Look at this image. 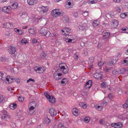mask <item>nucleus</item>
I'll return each instance as SVG.
<instances>
[{
    "mask_svg": "<svg viewBox=\"0 0 128 128\" xmlns=\"http://www.w3.org/2000/svg\"><path fill=\"white\" fill-rule=\"evenodd\" d=\"M90 120V118L88 116H86L84 118V121L86 123H88L89 122Z\"/></svg>",
    "mask_w": 128,
    "mask_h": 128,
    "instance_id": "obj_34",
    "label": "nucleus"
},
{
    "mask_svg": "<svg viewBox=\"0 0 128 128\" xmlns=\"http://www.w3.org/2000/svg\"><path fill=\"white\" fill-rule=\"evenodd\" d=\"M6 80L8 82V83H11L12 82V81H10V82H9V79L8 78H6Z\"/></svg>",
    "mask_w": 128,
    "mask_h": 128,
    "instance_id": "obj_59",
    "label": "nucleus"
},
{
    "mask_svg": "<svg viewBox=\"0 0 128 128\" xmlns=\"http://www.w3.org/2000/svg\"><path fill=\"white\" fill-rule=\"evenodd\" d=\"M34 107H33V106H32L30 108L29 110H30L34 111Z\"/></svg>",
    "mask_w": 128,
    "mask_h": 128,
    "instance_id": "obj_55",
    "label": "nucleus"
},
{
    "mask_svg": "<svg viewBox=\"0 0 128 128\" xmlns=\"http://www.w3.org/2000/svg\"><path fill=\"white\" fill-rule=\"evenodd\" d=\"M58 128H64V124L61 123H60L58 126Z\"/></svg>",
    "mask_w": 128,
    "mask_h": 128,
    "instance_id": "obj_40",
    "label": "nucleus"
},
{
    "mask_svg": "<svg viewBox=\"0 0 128 128\" xmlns=\"http://www.w3.org/2000/svg\"><path fill=\"white\" fill-rule=\"evenodd\" d=\"M126 71L125 69L124 68H122L120 70V72L119 73V74H123L124 73V72Z\"/></svg>",
    "mask_w": 128,
    "mask_h": 128,
    "instance_id": "obj_36",
    "label": "nucleus"
},
{
    "mask_svg": "<svg viewBox=\"0 0 128 128\" xmlns=\"http://www.w3.org/2000/svg\"><path fill=\"white\" fill-rule=\"evenodd\" d=\"M28 4L30 5H33L35 4L34 0H27Z\"/></svg>",
    "mask_w": 128,
    "mask_h": 128,
    "instance_id": "obj_25",
    "label": "nucleus"
},
{
    "mask_svg": "<svg viewBox=\"0 0 128 128\" xmlns=\"http://www.w3.org/2000/svg\"><path fill=\"white\" fill-rule=\"evenodd\" d=\"M70 30L68 28H65V34H64L66 35H68L70 32Z\"/></svg>",
    "mask_w": 128,
    "mask_h": 128,
    "instance_id": "obj_18",
    "label": "nucleus"
},
{
    "mask_svg": "<svg viewBox=\"0 0 128 128\" xmlns=\"http://www.w3.org/2000/svg\"><path fill=\"white\" fill-rule=\"evenodd\" d=\"M92 81L91 80H89L85 84V88L87 89L90 88L92 86Z\"/></svg>",
    "mask_w": 128,
    "mask_h": 128,
    "instance_id": "obj_8",
    "label": "nucleus"
},
{
    "mask_svg": "<svg viewBox=\"0 0 128 128\" xmlns=\"http://www.w3.org/2000/svg\"><path fill=\"white\" fill-rule=\"evenodd\" d=\"M110 34L109 32H106L104 34L103 36L102 39L104 40L107 38H108Z\"/></svg>",
    "mask_w": 128,
    "mask_h": 128,
    "instance_id": "obj_19",
    "label": "nucleus"
},
{
    "mask_svg": "<svg viewBox=\"0 0 128 128\" xmlns=\"http://www.w3.org/2000/svg\"><path fill=\"white\" fill-rule=\"evenodd\" d=\"M37 42V40L36 39H33L32 40V43H36Z\"/></svg>",
    "mask_w": 128,
    "mask_h": 128,
    "instance_id": "obj_51",
    "label": "nucleus"
},
{
    "mask_svg": "<svg viewBox=\"0 0 128 128\" xmlns=\"http://www.w3.org/2000/svg\"><path fill=\"white\" fill-rule=\"evenodd\" d=\"M103 107L101 106L100 107V108H98V110L99 111H101L103 109Z\"/></svg>",
    "mask_w": 128,
    "mask_h": 128,
    "instance_id": "obj_58",
    "label": "nucleus"
},
{
    "mask_svg": "<svg viewBox=\"0 0 128 128\" xmlns=\"http://www.w3.org/2000/svg\"><path fill=\"white\" fill-rule=\"evenodd\" d=\"M2 10L3 12L7 13H10L11 10L10 9V6L7 7L4 6L3 7Z\"/></svg>",
    "mask_w": 128,
    "mask_h": 128,
    "instance_id": "obj_6",
    "label": "nucleus"
},
{
    "mask_svg": "<svg viewBox=\"0 0 128 128\" xmlns=\"http://www.w3.org/2000/svg\"><path fill=\"white\" fill-rule=\"evenodd\" d=\"M49 112L52 116H54L56 114V112L53 108L50 109Z\"/></svg>",
    "mask_w": 128,
    "mask_h": 128,
    "instance_id": "obj_12",
    "label": "nucleus"
},
{
    "mask_svg": "<svg viewBox=\"0 0 128 128\" xmlns=\"http://www.w3.org/2000/svg\"><path fill=\"white\" fill-rule=\"evenodd\" d=\"M16 51V48L12 46H10L8 50V52L11 54H14Z\"/></svg>",
    "mask_w": 128,
    "mask_h": 128,
    "instance_id": "obj_9",
    "label": "nucleus"
},
{
    "mask_svg": "<svg viewBox=\"0 0 128 128\" xmlns=\"http://www.w3.org/2000/svg\"><path fill=\"white\" fill-rule=\"evenodd\" d=\"M19 32L18 33V34L19 35H22L24 34V32L22 30H20Z\"/></svg>",
    "mask_w": 128,
    "mask_h": 128,
    "instance_id": "obj_48",
    "label": "nucleus"
},
{
    "mask_svg": "<svg viewBox=\"0 0 128 128\" xmlns=\"http://www.w3.org/2000/svg\"><path fill=\"white\" fill-rule=\"evenodd\" d=\"M107 104V102L106 101H103L100 104L101 106L103 107L105 106Z\"/></svg>",
    "mask_w": 128,
    "mask_h": 128,
    "instance_id": "obj_27",
    "label": "nucleus"
},
{
    "mask_svg": "<svg viewBox=\"0 0 128 128\" xmlns=\"http://www.w3.org/2000/svg\"><path fill=\"white\" fill-rule=\"evenodd\" d=\"M4 74L3 73L0 72V79H1L2 78V76L4 75Z\"/></svg>",
    "mask_w": 128,
    "mask_h": 128,
    "instance_id": "obj_57",
    "label": "nucleus"
},
{
    "mask_svg": "<svg viewBox=\"0 0 128 128\" xmlns=\"http://www.w3.org/2000/svg\"><path fill=\"white\" fill-rule=\"evenodd\" d=\"M44 95L48 99V98L50 96L46 92H45L44 93Z\"/></svg>",
    "mask_w": 128,
    "mask_h": 128,
    "instance_id": "obj_45",
    "label": "nucleus"
},
{
    "mask_svg": "<svg viewBox=\"0 0 128 128\" xmlns=\"http://www.w3.org/2000/svg\"><path fill=\"white\" fill-rule=\"evenodd\" d=\"M39 33L44 36H45L46 37H48L50 34V32H47L46 30L43 28L40 29L38 31Z\"/></svg>",
    "mask_w": 128,
    "mask_h": 128,
    "instance_id": "obj_2",
    "label": "nucleus"
},
{
    "mask_svg": "<svg viewBox=\"0 0 128 128\" xmlns=\"http://www.w3.org/2000/svg\"><path fill=\"white\" fill-rule=\"evenodd\" d=\"M109 62V65L110 66L113 65L114 64V62H113L112 61L110 62Z\"/></svg>",
    "mask_w": 128,
    "mask_h": 128,
    "instance_id": "obj_56",
    "label": "nucleus"
},
{
    "mask_svg": "<svg viewBox=\"0 0 128 128\" xmlns=\"http://www.w3.org/2000/svg\"><path fill=\"white\" fill-rule=\"evenodd\" d=\"M51 14L52 16H54L56 15V16H62L64 14V12H59V10L57 9H55L52 10L51 12Z\"/></svg>",
    "mask_w": 128,
    "mask_h": 128,
    "instance_id": "obj_1",
    "label": "nucleus"
},
{
    "mask_svg": "<svg viewBox=\"0 0 128 128\" xmlns=\"http://www.w3.org/2000/svg\"><path fill=\"white\" fill-rule=\"evenodd\" d=\"M41 55L44 57H45V56H46V54H45V52H43L42 53Z\"/></svg>",
    "mask_w": 128,
    "mask_h": 128,
    "instance_id": "obj_63",
    "label": "nucleus"
},
{
    "mask_svg": "<svg viewBox=\"0 0 128 128\" xmlns=\"http://www.w3.org/2000/svg\"><path fill=\"white\" fill-rule=\"evenodd\" d=\"M4 98L3 96H0V103L4 101Z\"/></svg>",
    "mask_w": 128,
    "mask_h": 128,
    "instance_id": "obj_42",
    "label": "nucleus"
},
{
    "mask_svg": "<svg viewBox=\"0 0 128 128\" xmlns=\"http://www.w3.org/2000/svg\"><path fill=\"white\" fill-rule=\"evenodd\" d=\"M10 108L12 109H14L16 108L13 106L12 104H10Z\"/></svg>",
    "mask_w": 128,
    "mask_h": 128,
    "instance_id": "obj_52",
    "label": "nucleus"
},
{
    "mask_svg": "<svg viewBox=\"0 0 128 128\" xmlns=\"http://www.w3.org/2000/svg\"><path fill=\"white\" fill-rule=\"evenodd\" d=\"M29 33L32 34H34L35 33V32L34 30L32 28H31L29 30Z\"/></svg>",
    "mask_w": 128,
    "mask_h": 128,
    "instance_id": "obj_26",
    "label": "nucleus"
},
{
    "mask_svg": "<svg viewBox=\"0 0 128 128\" xmlns=\"http://www.w3.org/2000/svg\"><path fill=\"white\" fill-rule=\"evenodd\" d=\"M34 111L30 110H29V113L30 114H32L34 113Z\"/></svg>",
    "mask_w": 128,
    "mask_h": 128,
    "instance_id": "obj_62",
    "label": "nucleus"
},
{
    "mask_svg": "<svg viewBox=\"0 0 128 128\" xmlns=\"http://www.w3.org/2000/svg\"><path fill=\"white\" fill-rule=\"evenodd\" d=\"M94 0H88L87 2V3L88 4H92L96 3Z\"/></svg>",
    "mask_w": 128,
    "mask_h": 128,
    "instance_id": "obj_35",
    "label": "nucleus"
},
{
    "mask_svg": "<svg viewBox=\"0 0 128 128\" xmlns=\"http://www.w3.org/2000/svg\"><path fill=\"white\" fill-rule=\"evenodd\" d=\"M36 128H42L41 125H39Z\"/></svg>",
    "mask_w": 128,
    "mask_h": 128,
    "instance_id": "obj_64",
    "label": "nucleus"
},
{
    "mask_svg": "<svg viewBox=\"0 0 128 128\" xmlns=\"http://www.w3.org/2000/svg\"><path fill=\"white\" fill-rule=\"evenodd\" d=\"M84 56H87L88 54V52L86 50H84Z\"/></svg>",
    "mask_w": 128,
    "mask_h": 128,
    "instance_id": "obj_49",
    "label": "nucleus"
},
{
    "mask_svg": "<svg viewBox=\"0 0 128 128\" xmlns=\"http://www.w3.org/2000/svg\"><path fill=\"white\" fill-rule=\"evenodd\" d=\"M123 106L124 108H128V105L126 102L124 104Z\"/></svg>",
    "mask_w": 128,
    "mask_h": 128,
    "instance_id": "obj_44",
    "label": "nucleus"
},
{
    "mask_svg": "<svg viewBox=\"0 0 128 128\" xmlns=\"http://www.w3.org/2000/svg\"><path fill=\"white\" fill-rule=\"evenodd\" d=\"M44 123L46 124H49L51 123V120L48 118V117L44 119Z\"/></svg>",
    "mask_w": 128,
    "mask_h": 128,
    "instance_id": "obj_16",
    "label": "nucleus"
},
{
    "mask_svg": "<svg viewBox=\"0 0 128 128\" xmlns=\"http://www.w3.org/2000/svg\"><path fill=\"white\" fill-rule=\"evenodd\" d=\"M117 11L118 12H120L121 11V9L119 7H118L117 8Z\"/></svg>",
    "mask_w": 128,
    "mask_h": 128,
    "instance_id": "obj_60",
    "label": "nucleus"
},
{
    "mask_svg": "<svg viewBox=\"0 0 128 128\" xmlns=\"http://www.w3.org/2000/svg\"><path fill=\"white\" fill-rule=\"evenodd\" d=\"M42 10L41 11L43 12V13H44L48 11V7L47 6H43L42 7Z\"/></svg>",
    "mask_w": 128,
    "mask_h": 128,
    "instance_id": "obj_22",
    "label": "nucleus"
},
{
    "mask_svg": "<svg viewBox=\"0 0 128 128\" xmlns=\"http://www.w3.org/2000/svg\"><path fill=\"white\" fill-rule=\"evenodd\" d=\"M18 99L19 101L20 102H22L23 101V99H22L20 96L18 97Z\"/></svg>",
    "mask_w": 128,
    "mask_h": 128,
    "instance_id": "obj_50",
    "label": "nucleus"
},
{
    "mask_svg": "<svg viewBox=\"0 0 128 128\" xmlns=\"http://www.w3.org/2000/svg\"><path fill=\"white\" fill-rule=\"evenodd\" d=\"M112 73L114 75L116 76L119 75V73L116 70H113L112 71Z\"/></svg>",
    "mask_w": 128,
    "mask_h": 128,
    "instance_id": "obj_24",
    "label": "nucleus"
},
{
    "mask_svg": "<svg viewBox=\"0 0 128 128\" xmlns=\"http://www.w3.org/2000/svg\"><path fill=\"white\" fill-rule=\"evenodd\" d=\"M67 78H64L61 81V83L62 84H66L67 82Z\"/></svg>",
    "mask_w": 128,
    "mask_h": 128,
    "instance_id": "obj_30",
    "label": "nucleus"
},
{
    "mask_svg": "<svg viewBox=\"0 0 128 128\" xmlns=\"http://www.w3.org/2000/svg\"><path fill=\"white\" fill-rule=\"evenodd\" d=\"M79 105L80 106L82 107L83 108H86L87 106V104L85 102H80L79 104Z\"/></svg>",
    "mask_w": 128,
    "mask_h": 128,
    "instance_id": "obj_23",
    "label": "nucleus"
},
{
    "mask_svg": "<svg viewBox=\"0 0 128 128\" xmlns=\"http://www.w3.org/2000/svg\"><path fill=\"white\" fill-rule=\"evenodd\" d=\"M113 97V95H112V94H110L108 95V97L110 99H112V97Z\"/></svg>",
    "mask_w": 128,
    "mask_h": 128,
    "instance_id": "obj_54",
    "label": "nucleus"
},
{
    "mask_svg": "<svg viewBox=\"0 0 128 128\" xmlns=\"http://www.w3.org/2000/svg\"><path fill=\"white\" fill-rule=\"evenodd\" d=\"M34 69L37 73L40 74L42 73L44 71L41 67H38V66H36L34 67Z\"/></svg>",
    "mask_w": 128,
    "mask_h": 128,
    "instance_id": "obj_5",
    "label": "nucleus"
},
{
    "mask_svg": "<svg viewBox=\"0 0 128 128\" xmlns=\"http://www.w3.org/2000/svg\"><path fill=\"white\" fill-rule=\"evenodd\" d=\"M72 112L73 114L75 116H77L79 114L78 109L76 108L73 109Z\"/></svg>",
    "mask_w": 128,
    "mask_h": 128,
    "instance_id": "obj_14",
    "label": "nucleus"
},
{
    "mask_svg": "<svg viewBox=\"0 0 128 128\" xmlns=\"http://www.w3.org/2000/svg\"><path fill=\"white\" fill-rule=\"evenodd\" d=\"M0 60L2 62H5L6 61L7 59L5 57H1L0 58Z\"/></svg>",
    "mask_w": 128,
    "mask_h": 128,
    "instance_id": "obj_41",
    "label": "nucleus"
},
{
    "mask_svg": "<svg viewBox=\"0 0 128 128\" xmlns=\"http://www.w3.org/2000/svg\"><path fill=\"white\" fill-rule=\"evenodd\" d=\"M4 35L5 36L9 38L11 36V34L8 32H6L5 33Z\"/></svg>",
    "mask_w": 128,
    "mask_h": 128,
    "instance_id": "obj_33",
    "label": "nucleus"
},
{
    "mask_svg": "<svg viewBox=\"0 0 128 128\" xmlns=\"http://www.w3.org/2000/svg\"><path fill=\"white\" fill-rule=\"evenodd\" d=\"M112 27L113 28H116L117 27L118 24V21L116 20L112 19Z\"/></svg>",
    "mask_w": 128,
    "mask_h": 128,
    "instance_id": "obj_3",
    "label": "nucleus"
},
{
    "mask_svg": "<svg viewBox=\"0 0 128 128\" xmlns=\"http://www.w3.org/2000/svg\"><path fill=\"white\" fill-rule=\"evenodd\" d=\"M83 15H86L87 16L88 15V12H84L82 14Z\"/></svg>",
    "mask_w": 128,
    "mask_h": 128,
    "instance_id": "obj_53",
    "label": "nucleus"
},
{
    "mask_svg": "<svg viewBox=\"0 0 128 128\" xmlns=\"http://www.w3.org/2000/svg\"><path fill=\"white\" fill-rule=\"evenodd\" d=\"M104 64L103 63H102L100 61L98 63V65L99 67H101Z\"/></svg>",
    "mask_w": 128,
    "mask_h": 128,
    "instance_id": "obj_47",
    "label": "nucleus"
},
{
    "mask_svg": "<svg viewBox=\"0 0 128 128\" xmlns=\"http://www.w3.org/2000/svg\"><path fill=\"white\" fill-rule=\"evenodd\" d=\"M86 24H84V25H82L79 26V28L80 29L82 30L86 28Z\"/></svg>",
    "mask_w": 128,
    "mask_h": 128,
    "instance_id": "obj_39",
    "label": "nucleus"
},
{
    "mask_svg": "<svg viewBox=\"0 0 128 128\" xmlns=\"http://www.w3.org/2000/svg\"><path fill=\"white\" fill-rule=\"evenodd\" d=\"M127 12H125V13H124L123 14L122 13L121 14H120V15H124V16H127Z\"/></svg>",
    "mask_w": 128,
    "mask_h": 128,
    "instance_id": "obj_61",
    "label": "nucleus"
},
{
    "mask_svg": "<svg viewBox=\"0 0 128 128\" xmlns=\"http://www.w3.org/2000/svg\"><path fill=\"white\" fill-rule=\"evenodd\" d=\"M62 20L63 22L65 23H68L69 20L68 16H64Z\"/></svg>",
    "mask_w": 128,
    "mask_h": 128,
    "instance_id": "obj_17",
    "label": "nucleus"
},
{
    "mask_svg": "<svg viewBox=\"0 0 128 128\" xmlns=\"http://www.w3.org/2000/svg\"><path fill=\"white\" fill-rule=\"evenodd\" d=\"M99 122L100 124H104V120L102 119L100 120H99Z\"/></svg>",
    "mask_w": 128,
    "mask_h": 128,
    "instance_id": "obj_46",
    "label": "nucleus"
},
{
    "mask_svg": "<svg viewBox=\"0 0 128 128\" xmlns=\"http://www.w3.org/2000/svg\"><path fill=\"white\" fill-rule=\"evenodd\" d=\"M112 127L115 128H121L123 126V125L120 122H119L117 123H112L111 124Z\"/></svg>",
    "mask_w": 128,
    "mask_h": 128,
    "instance_id": "obj_4",
    "label": "nucleus"
},
{
    "mask_svg": "<svg viewBox=\"0 0 128 128\" xmlns=\"http://www.w3.org/2000/svg\"><path fill=\"white\" fill-rule=\"evenodd\" d=\"M65 64L64 63H62L59 64V68H60V70H61L62 69H63L64 68L65 66H64V65Z\"/></svg>",
    "mask_w": 128,
    "mask_h": 128,
    "instance_id": "obj_32",
    "label": "nucleus"
},
{
    "mask_svg": "<svg viewBox=\"0 0 128 128\" xmlns=\"http://www.w3.org/2000/svg\"><path fill=\"white\" fill-rule=\"evenodd\" d=\"M14 80L16 81V82L18 83H19L20 81V80L18 78H14Z\"/></svg>",
    "mask_w": 128,
    "mask_h": 128,
    "instance_id": "obj_43",
    "label": "nucleus"
},
{
    "mask_svg": "<svg viewBox=\"0 0 128 128\" xmlns=\"http://www.w3.org/2000/svg\"><path fill=\"white\" fill-rule=\"evenodd\" d=\"M92 24L95 27L98 24V22H97L96 20H94Z\"/></svg>",
    "mask_w": 128,
    "mask_h": 128,
    "instance_id": "obj_37",
    "label": "nucleus"
},
{
    "mask_svg": "<svg viewBox=\"0 0 128 128\" xmlns=\"http://www.w3.org/2000/svg\"><path fill=\"white\" fill-rule=\"evenodd\" d=\"M21 42L22 44H26L27 43V40L26 38L22 39L21 40Z\"/></svg>",
    "mask_w": 128,
    "mask_h": 128,
    "instance_id": "obj_38",
    "label": "nucleus"
},
{
    "mask_svg": "<svg viewBox=\"0 0 128 128\" xmlns=\"http://www.w3.org/2000/svg\"><path fill=\"white\" fill-rule=\"evenodd\" d=\"M93 75L94 77L96 78L101 79L102 78V72H100L99 73H96L94 74Z\"/></svg>",
    "mask_w": 128,
    "mask_h": 128,
    "instance_id": "obj_7",
    "label": "nucleus"
},
{
    "mask_svg": "<svg viewBox=\"0 0 128 128\" xmlns=\"http://www.w3.org/2000/svg\"><path fill=\"white\" fill-rule=\"evenodd\" d=\"M61 70L62 72L64 74H67L68 72V68L67 66L66 68H65V67L63 69H62Z\"/></svg>",
    "mask_w": 128,
    "mask_h": 128,
    "instance_id": "obj_21",
    "label": "nucleus"
},
{
    "mask_svg": "<svg viewBox=\"0 0 128 128\" xmlns=\"http://www.w3.org/2000/svg\"><path fill=\"white\" fill-rule=\"evenodd\" d=\"M10 6V9L11 10V9H15L18 7V4L17 3L14 2L11 6Z\"/></svg>",
    "mask_w": 128,
    "mask_h": 128,
    "instance_id": "obj_13",
    "label": "nucleus"
},
{
    "mask_svg": "<svg viewBox=\"0 0 128 128\" xmlns=\"http://www.w3.org/2000/svg\"><path fill=\"white\" fill-rule=\"evenodd\" d=\"M12 24L9 23H4L3 26L5 28H12L10 27L12 26Z\"/></svg>",
    "mask_w": 128,
    "mask_h": 128,
    "instance_id": "obj_15",
    "label": "nucleus"
},
{
    "mask_svg": "<svg viewBox=\"0 0 128 128\" xmlns=\"http://www.w3.org/2000/svg\"><path fill=\"white\" fill-rule=\"evenodd\" d=\"M48 99L49 101L51 103H54L56 101V99L54 96H50L48 98Z\"/></svg>",
    "mask_w": 128,
    "mask_h": 128,
    "instance_id": "obj_11",
    "label": "nucleus"
},
{
    "mask_svg": "<svg viewBox=\"0 0 128 128\" xmlns=\"http://www.w3.org/2000/svg\"><path fill=\"white\" fill-rule=\"evenodd\" d=\"M19 15L20 16H22L23 15L26 16L28 15L27 13L26 12H21L19 13Z\"/></svg>",
    "mask_w": 128,
    "mask_h": 128,
    "instance_id": "obj_31",
    "label": "nucleus"
},
{
    "mask_svg": "<svg viewBox=\"0 0 128 128\" xmlns=\"http://www.w3.org/2000/svg\"><path fill=\"white\" fill-rule=\"evenodd\" d=\"M49 37H51L52 39L54 40L56 39L57 37V36L56 34L54 33L52 34H50Z\"/></svg>",
    "mask_w": 128,
    "mask_h": 128,
    "instance_id": "obj_20",
    "label": "nucleus"
},
{
    "mask_svg": "<svg viewBox=\"0 0 128 128\" xmlns=\"http://www.w3.org/2000/svg\"><path fill=\"white\" fill-rule=\"evenodd\" d=\"M2 112L3 114V115L2 116V119H4L8 118L9 116L8 115L7 112L6 111L3 110L2 111Z\"/></svg>",
    "mask_w": 128,
    "mask_h": 128,
    "instance_id": "obj_10",
    "label": "nucleus"
},
{
    "mask_svg": "<svg viewBox=\"0 0 128 128\" xmlns=\"http://www.w3.org/2000/svg\"><path fill=\"white\" fill-rule=\"evenodd\" d=\"M107 86V84L106 82H103L101 84V86L102 88H105Z\"/></svg>",
    "mask_w": 128,
    "mask_h": 128,
    "instance_id": "obj_29",
    "label": "nucleus"
},
{
    "mask_svg": "<svg viewBox=\"0 0 128 128\" xmlns=\"http://www.w3.org/2000/svg\"><path fill=\"white\" fill-rule=\"evenodd\" d=\"M54 78L56 80H58L61 79V78L59 77L58 76H57V75L56 74V72H55L54 74Z\"/></svg>",
    "mask_w": 128,
    "mask_h": 128,
    "instance_id": "obj_28",
    "label": "nucleus"
}]
</instances>
